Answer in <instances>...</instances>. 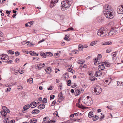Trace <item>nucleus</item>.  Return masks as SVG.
I'll return each instance as SVG.
<instances>
[{
  "instance_id": "obj_1",
  "label": "nucleus",
  "mask_w": 123,
  "mask_h": 123,
  "mask_svg": "<svg viewBox=\"0 0 123 123\" xmlns=\"http://www.w3.org/2000/svg\"><path fill=\"white\" fill-rule=\"evenodd\" d=\"M112 10V8L108 4L104 6L103 12H105L104 14L106 18L111 19L113 17Z\"/></svg>"
},
{
  "instance_id": "obj_2",
  "label": "nucleus",
  "mask_w": 123,
  "mask_h": 123,
  "mask_svg": "<svg viewBox=\"0 0 123 123\" xmlns=\"http://www.w3.org/2000/svg\"><path fill=\"white\" fill-rule=\"evenodd\" d=\"M92 94L95 95H97L99 94L101 92V88L100 86H94L91 88Z\"/></svg>"
},
{
  "instance_id": "obj_3",
  "label": "nucleus",
  "mask_w": 123,
  "mask_h": 123,
  "mask_svg": "<svg viewBox=\"0 0 123 123\" xmlns=\"http://www.w3.org/2000/svg\"><path fill=\"white\" fill-rule=\"evenodd\" d=\"M83 103L87 106L91 105L93 103V101L91 98L89 96H87L85 98H83L82 99Z\"/></svg>"
},
{
  "instance_id": "obj_4",
  "label": "nucleus",
  "mask_w": 123,
  "mask_h": 123,
  "mask_svg": "<svg viewBox=\"0 0 123 123\" xmlns=\"http://www.w3.org/2000/svg\"><path fill=\"white\" fill-rule=\"evenodd\" d=\"M71 4V2L68 0H65L61 3V5L62 6V11L65 10L67 8H69Z\"/></svg>"
},
{
  "instance_id": "obj_5",
  "label": "nucleus",
  "mask_w": 123,
  "mask_h": 123,
  "mask_svg": "<svg viewBox=\"0 0 123 123\" xmlns=\"http://www.w3.org/2000/svg\"><path fill=\"white\" fill-rule=\"evenodd\" d=\"M108 33L107 29L103 28L98 31L97 35L101 37H105Z\"/></svg>"
},
{
  "instance_id": "obj_6",
  "label": "nucleus",
  "mask_w": 123,
  "mask_h": 123,
  "mask_svg": "<svg viewBox=\"0 0 123 123\" xmlns=\"http://www.w3.org/2000/svg\"><path fill=\"white\" fill-rule=\"evenodd\" d=\"M40 55L42 57L45 58L46 56L51 57L53 55V54L50 52H47L44 53L43 52L40 53Z\"/></svg>"
},
{
  "instance_id": "obj_7",
  "label": "nucleus",
  "mask_w": 123,
  "mask_h": 123,
  "mask_svg": "<svg viewBox=\"0 0 123 123\" xmlns=\"http://www.w3.org/2000/svg\"><path fill=\"white\" fill-rule=\"evenodd\" d=\"M9 57L7 55L3 54L0 55V60L3 61V62L5 60H7L8 59Z\"/></svg>"
},
{
  "instance_id": "obj_8",
  "label": "nucleus",
  "mask_w": 123,
  "mask_h": 123,
  "mask_svg": "<svg viewBox=\"0 0 123 123\" xmlns=\"http://www.w3.org/2000/svg\"><path fill=\"white\" fill-rule=\"evenodd\" d=\"M117 32L116 30L114 29H113L111 30L110 32H109L108 33V35L111 36L117 34Z\"/></svg>"
},
{
  "instance_id": "obj_9",
  "label": "nucleus",
  "mask_w": 123,
  "mask_h": 123,
  "mask_svg": "<svg viewBox=\"0 0 123 123\" xmlns=\"http://www.w3.org/2000/svg\"><path fill=\"white\" fill-rule=\"evenodd\" d=\"M81 99V97L80 98L78 99L77 104V107H78L79 108L84 109V106L82 105L81 103L80 102Z\"/></svg>"
},
{
  "instance_id": "obj_10",
  "label": "nucleus",
  "mask_w": 123,
  "mask_h": 123,
  "mask_svg": "<svg viewBox=\"0 0 123 123\" xmlns=\"http://www.w3.org/2000/svg\"><path fill=\"white\" fill-rule=\"evenodd\" d=\"M117 12L119 14L123 13V8L121 6H120L118 7Z\"/></svg>"
},
{
  "instance_id": "obj_11",
  "label": "nucleus",
  "mask_w": 123,
  "mask_h": 123,
  "mask_svg": "<svg viewBox=\"0 0 123 123\" xmlns=\"http://www.w3.org/2000/svg\"><path fill=\"white\" fill-rule=\"evenodd\" d=\"M58 97H59L58 99V101L59 102L62 101L64 99V97L62 94V92H61L58 94Z\"/></svg>"
},
{
  "instance_id": "obj_12",
  "label": "nucleus",
  "mask_w": 123,
  "mask_h": 123,
  "mask_svg": "<svg viewBox=\"0 0 123 123\" xmlns=\"http://www.w3.org/2000/svg\"><path fill=\"white\" fill-rule=\"evenodd\" d=\"M102 74V73L99 70H98L95 73V75L97 77L98 76H100Z\"/></svg>"
},
{
  "instance_id": "obj_13",
  "label": "nucleus",
  "mask_w": 123,
  "mask_h": 123,
  "mask_svg": "<svg viewBox=\"0 0 123 123\" xmlns=\"http://www.w3.org/2000/svg\"><path fill=\"white\" fill-rule=\"evenodd\" d=\"M37 105V104L35 102H33L31 103L30 104V107L32 108H33L36 107Z\"/></svg>"
},
{
  "instance_id": "obj_14",
  "label": "nucleus",
  "mask_w": 123,
  "mask_h": 123,
  "mask_svg": "<svg viewBox=\"0 0 123 123\" xmlns=\"http://www.w3.org/2000/svg\"><path fill=\"white\" fill-rule=\"evenodd\" d=\"M86 48V47L85 46H83L82 45L80 44L78 46V49L80 51H82L84 48Z\"/></svg>"
},
{
  "instance_id": "obj_15",
  "label": "nucleus",
  "mask_w": 123,
  "mask_h": 123,
  "mask_svg": "<svg viewBox=\"0 0 123 123\" xmlns=\"http://www.w3.org/2000/svg\"><path fill=\"white\" fill-rule=\"evenodd\" d=\"M29 53L32 56H37L38 55V54H37L35 52L32 51H30Z\"/></svg>"
},
{
  "instance_id": "obj_16",
  "label": "nucleus",
  "mask_w": 123,
  "mask_h": 123,
  "mask_svg": "<svg viewBox=\"0 0 123 123\" xmlns=\"http://www.w3.org/2000/svg\"><path fill=\"white\" fill-rule=\"evenodd\" d=\"M40 112L39 110L37 109H34L31 112V113L33 114H36Z\"/></svg>"
},
{
  "instance_id": "obj_17",
  "label": "nucleus",
  "mask_w": 123,
  "mask_h": 123,
  "mask_svg": "<svg viewBox=\"0 0 123 123\" xmlns=\"http://www.w3.org/2000/svg\"><path fill=\"white\" fill-rule=\"evenodd\" d=\"M45 70L47 73L49 74L51 72V70L50 67H49L47 68L46 69H45Z\"/></svg>"
},
{
  "instance_id": "obj_18",
  "label": "nucleus",
  "mask_w": 123,
  "mask_h": 123,
  "mask_svg": "<svg viewBox=\"0 0 123 123\" xmlns=\"http://www.w3.org/2000/svg\"><path fill=\"white\" fill-rule=\"evenodd\" d=\"M112 43L110 41H107L103 43L102 44L104 45H110Z\"/></svg>"
},
{
  "instance_id": "obj_19",
  "label": "nucleus",
  "mask_w": 123,
  "mask_h": 123,
  "mask_svg": "<svg viewBox=\"0 0 123 123\" xmlns=\"http://www.w3.org/2000/svg\"><path fill=\"white\" fill-rule=\"evenodd\" d=\"M49 120V117H47L43 118V122L44 123H46L48 122Z\"/></svg>"
},
{
  "instance_id": "obj_20",
  "label": "nucleus",
  "mask_w": 123,
  "mask_h": 123,
  "mask_svg": "<svg viewBox=\"0 0 123 123\" xmlns=\"http://www.w3.org/2000/svg\"><path fill=\"white\" fill-rule=\"evenodd\" d=\"M45 64L42 63H40L37 66L38 68H42L43 67H45Z\"/></svg>"
},
{
  "instance_id": "obj_21",
  "label": "nucleus",
  "mask_w": 123,
  "mask_h": 123,
  "mask_svg": "<svg viewBox=\"0 0 123 123\" xmlns=\"http://www.w3.org/2000/svg\"><path fill=\"white\" fill-rule=\"evenodd\" d=\"M84 90L83 89L81 88L79 89H77V96L79 95L80 94L82 93L83 92Z\"/></svg>"
},
{
  "instance_id": "obj_22",
  "label": "nucleus",
  "mask_w": 123,
  "mask_h": 123,
  "mask_svg": "<svg viewBox=\"0 0 123 123\" xmlns=\"http://www.w3.org/2000/svg\"><path fill=\"white\" fill-rule=\"evenodd\" d=\"M98 68L99 69V70H102L105 69V66L103 65H100L98 66Z\"/></svg>"
},
{
  "instance_id": "obj_23",
  "label": "nucleus",
  "mask_w": 123,
  "mask_h": 123,
  "mask_svg": "<svg viewBox=\"0 0 123 123\" xmlns=\"http://www.w3.org/2000/svg\"><path fill=\"white\" fill-rule=\"evenodd\" d=\"M103 65H105L106 67H109L110 66L111 64L108 62H105L103 63Z\"/></svg>"
},
{
  "instance_id": "obj_24",
  "label": "nucleus",
  "mask_w": 123,
  "mask_h": 123,
  "mask_svg": "<svg viewBox=\"0 0 123 123\" xmlns=\"http://www.w3.org/2000/svg\"><path fill=\"white\" fill-rule=\"evenodd\" d=\"M45 105L43 104H41L38 106V108L39 109H42L45 107Z\"/></svg>"
},
{
  "instance_id": "obj_25",
  "label": "nucleus",
  "mask_w": 123,
  "mask_h": 123,
  "mask_svg": "<svg viewBox=\"0 0 123 123\" xmlns=\"http://www.w3.org/2000/svg\"><path fill=\"white\" fill-rule=\"evenodd\" d=\"M103 82L104 83V84L105 85H108L110 83V82H109L108 80H104Z\"/></svg>"
},
{
  "instance_id": "obj_26",
  "label": "nucleus",
  "mask_w": 123,
  "mask_h": 123,
  "mask_svg": "<svg viewBox=\"0 0 123 123\" xmlns=\"http://www.w3.org/2000/svg\"><path fill=\"white\" fill-rule=\"evenodd\" d=\"M97 42L98 41H92L90 43V45L91 46H92L96 44Z\"/></svg>"
},
{
  "instance_id": "obj_27",
  "label": "nucleus",
  "mask_w": 123,
  "mask_h": 123,
  "mask_svg": "<svg viewBox=\"0 0 123 123\" xmlns=\"http://www.w3.org/2000/svg\"><path fill=\"white\" fill-rule=\"evenodd\" d=\"M88 116L90 118L93 117L94 116L93 112L92 111L90 112L88 114Z\"/></svg>"
},
{
  "instance_id": "obj_28",
  "label": "nucleus",
  "mask_w": 123,
  "mask_h": 123,
  "mask_svg": "<svg viewBox=\"0 0 123 123\" xmlns=\"http://www.w3.org/2000/svg\"><path fill=\"white\" fill-rule=\"evenodd\" d=\"M99 118V116H97L95 115L92 117V119L93 121H96Z\"/></svg>"
},
{
  "instance_id": "obj_29",
  "label": "nucleus",
  "mask_w": 123,
  "mask_h": 123,
  "mask_svg": "<svg viewBox=\"0 0 123 123\" xmlns=\"http://www.w3.org/2000/svg\"><path fill=\"white\" fill-rule=\"evenodd\" d=\"M30 107V105H27L24 106L23 107V109L24 110H26L28 109Z\"/></svg>"
},
{
  "instance_id": "obj_30",
  "label": "nucleus",
  "mask_w": 123,
  "mask_h": 123,
  "mask_svg": "<svg viewBox=\"0 0 123 123\" xmlns=\"http://www.w3.org/2000/svg\"><path fill=\"white\" fill-rule=\"evenodd\" d=\"M37 121V120L35 119H31L30 121V122L31 123H35Z\"/></svg>"
},
{
  "instance_id": "obj_31",
  "label": "nucleus",
  "mask_w": 123,
  "mask_h": 123,
  "mask_svg": "<svg viewBox=\"0 0 123 123\" xmlns=\"http://www.w3.org/2000/svg\"><path fill=\"white\" fill-rule=\"evenodd\" d=\"M6 112V111H1L0 112V113L2 116H6L7 114V113Z\"/></svg>"
},
{
  "instance_id": "obj_32",
  "label": "nucleus",
  "mask_w": 123,
  "mask_h": 123,
  "mask_svg": "<svg viewBox=\"0 0 123 123\" xmlns=\"http://www.w3.org/2000/svg\"><path fill=\"white\" fill-rule=\"evenodd\" d=\"M50 3L51 5L50 7L52 8L54 6V4H55V1L54 0H52L51 2Z\"/></svg>"
},
{
  "instance_id": "obj_33",
  "label": "nucleus",
  "mask_w": 123,
  "mask_h": 123,
  "mask_svg": "<svg viewBox=\"0 0 123 123\" xmlns=\"http://www.w3.org/2000/svg\"><path fill=\"white\" fill-rule=\"evenodd\" d=\"M33 79L30 78L29 79L27 80V81L30 84H31L33 83Z\"/></svg>"
},
{
  "instance_id": "obj_34",
  "label": "nucleus",
  "mask_w": 123,
  "mask_h": 123,
  "mask_svg": "<svg viewBox=\"0 0 123 123\" xmlns=\"http://www.w3.org/2000/svg\"><path fill=\"white\" fill-rule=\"evenodd\" d=\"M84 74H81L79 73H77V75H78V77L79 78H83L84 77Z\"/></svg>"
},
{
  "instance_id": "obj_35",
  "label": "nucleus",
  "mask_w": 123,
  "mask_h": 123,
  "mask_svg": "<svg viewBox=\"0 0 123 123\" xmlns=\"http://www.w3.org/2000/svg\"><path fill=\"white\" fill-rule=\"evenodd\" d=\"M85 62V61H83L82 60H79L77 62V63H78L79 64H84Z\"/></svg>"
},
{
  "instance_id": "obj_36",
  "label": "nucleus",
  "mask_w": 123,
  "mask_h": 123,
  "mask_svg": "<svg viewBox=\"0 0 123 123\" xmlns=\"http://www.w3.org/2000/svg\"><path fill=\"white\" fill-rule=\"evenodd\" d=\"M9 121L8 118L5 119L3 121V123H9Z\"/></svg>"
},
{
  "instance_id": "obj_37",
  "label": "nucleus",
  "mask_w": 123,
  "mask_h": 123,
  "mask_svg": "<svg viewBox=\"0 0 123 123\" xmlns=\"http://www.w3.org/2000/svg\"><path fill=\"white\" fill-rule=\"evenodd\" d=\"M7 51L8 53L11 55L13 54L14 53V52L12 50H8Z\"/></svg>"
},
{
  "instance_id": "obj_38",
  "label": "nucleus",
  "mask_w": 123,
  "mask_h": 123,
  "mask_svg": "<svg viewBox=\"0 0 123 123\" xmlns=\"http://www.w3.org/2000/svg\"><path fill=\"white\" fill-rule=\"evenodd\" d=\"M47 100L46 98H43L42 101V103H45L47 102Z\"/></svg>"
},
{
  "instance_id": "obj_39",
  "label": "nucleus",
  "mask_w": 123,
  "mask_h": 123,
  "mask_svg": "<svg viewBox=\"0 0 123 123\" xmlns=\"http://www.w3.org/2000/svg\"><path fill=\"white\" fill-rule=\"evenodd\" d=\"M81 65H80L79 66V68H80L81 69L82 68H86V65L85 66L84 64H81Z\"/></svg>"
},
{
  "instance_id": "obj_40",
  "label": "nucleus",
  "mask_w": 123,
  "mask_h": 123,
  "mask_svg": "<svg viewBox=\"0 0 123 123\" xmlns=\"http://www.w3.org/2000/svg\"><path fill=\"white\" fill-rule=\"evenodd\" d=\"M90 79L91 80H95V77L94 76L90 77Z\"/></svg>"
},
{
  "instance_id": "obj_41",
  "label": "nucleus",
  "mask_w": 123,
  "mask_h": 123,
  "mask_svg": "<svg viewBox=\"0 0 123 123\" xmlns=\"http://www.w3.org/2000/svg\"><path fill=\"white\" fill-rule=\"evenodd\" d=\"M95 60H96V61H95V62H94V64L95 65H98L99 64H100V63L99 62V61H97V60H96V58L95 59Z\"/></svg>"
},
{
  "instance_id": "obj_42",
  "label": "nucleus",
  "mask_w": 123,
  "mask_h": 123,
  "mask_svg": "<svg viewBox=\"0 0 123 123\" xmlns=\"http://www.w3.org/2000/svg\"><path fill=\"white\" fill-rule=\"evenodd\" d=\"M115 53H116L115 52H113V57L112 58L113 59H114L115 60H116V55L115 54Z\"/></svg>"
},
{
  "instance_id": "obj_43",
  "label": "nucleus",
  "mask_w": 123,
  "mask_h": 123,
  "mask_svg": "<svg viewBox=\"0 0 123 123\" xmlns=\"http://www.w3.org/2000/svg\"><path fill=\"white\" fill-rule=\"evenodd\" d=\"M59 54L58 53H56L54 55V56L55 57H57L59 56Z\"/></svg>"
},
{
  "instance_id": "obj_44",
  "label": "nucleus",
  "mask_w": 123,
  "mask_h": 123,
  "mask_svg": "<svg viewBox=\"0 0 123 123\" xmlns=\"http://www.w3.org/2000/svg\"><path fill=\"white\" fill-rule=\"evenodd\" d=\"M67 85L68 86H70L71 84V80H68L67 81Z\"/></svg>"
},
{
  "instance_id": "obj_45",
  "label": "nucleus",
  "mask_w": 123,
  "mask_h": 123,
  "mask_svg": "<svg viewBox=\"0 0 123 123\" xmlns=\"http://www.w3.org/2000/svg\"><path fill=\"white\" fill-rule=\"evenodd\" d=\"M35 44L33 43H28L27 45H29L30 46H33Z\"/></svg>"
},
{
  "instance_id": "obj_46",
  "label": "nucleus",
  "mask_w": 123,
  "mask_h": 123,
  "mask_svg": "<svg viewBox=\"0 0 123 123\" xmlns=\"http://www.w3.org/2000/svg\"><path fill=\"white\" fill-rule=\"evenodd\" d=\"M42 100V98L41 97H39L37 100V104H38L40 102H41Z\"/></svg>"
},
{
  "instance_id": "obj_47",
  "label": "nucleus",
  "mask_w": 123,
  "mask_h": 123,
  "mask_svg": "<svg viewBox=\"0 0 123 123\" xmlns=\"http://www.w3.org/2000/svg\"><path fill=\"white\" fill-rule=\"evenodd\" d=\"M18 72L20 74H22L24 72V70H21L20 69H19Z\"/></svg>"
},
{
  "instance_id": "obj_48",
  "label": "nucleus",
  "mask_w": 123,
  "mask_h": 123,
  "mask_svg": "<svg viewBox=\"0 0 123 123\" xmlns=\"http://www.w3.org/2000/svg\"><path fill=\"white\" fill-rule=\"evenodd\" d=\"M2 109L4 111H6V110H7V108L5 106H3L2 107Z\"/></svg>"
},
{
  "instance_id": "obj_49",
  "label": "nucleus",
  "mask_w": 123,
  "mask_h": 123,
  "mask_svg": "<svg viewBox=\"0 0 123 123\" xmlns=\"http://www.w3.org/2000/svg\"><path fill=\"white\" fill-rule=\"evenodd\" d=\"M64 39L66 40L67 41H69L70 40V39L68 38V36H66L64 38Z\"/></svg>"
},
{
  "instance_id": "obj_50",
  "label": "nucleus",
  "mask_w": 123,
  "mask_h": 123,
  "mask_svg": "<svg viewBox=\"0 0 123 123\" xmlns=\"http://www.w3.org/2000/svg\"><path fill=\"white\" fill-rule=\"evenodd\" d=\"M55 120H51L49 122V123H55Z\"/></svg>"
},
{
  "instance_id": "obj_51",
  "label": "nucleus",
  "mask_w": 123,
  "mask_h": 123,
  "mask_svg": "<svg viewBox=\"0 0 123 123\" xmlns=\"http://www.w3.org/2000/svg\"><path fill=\"white\" fill-rule=\"evenodd\" d=\"M55 97V96L54 95H51L50 96V100H51V99H53Z\"/></svg>"
},
{
  "instance_id": "obj_52",
  "label": "nucleus",
  "mask_w": 123,
  "mask_h": 123,
  "mask_svg": "<svg viewBox=\"0 0 123 123\" xmlns=\"http://www.w3.org/2000/svg\"><path fill=\"white\" fill-rule=\"evenodd\" d=\"M20 53L18 51H16L15 53V55L16 56H18L19 55Z\"/></svg>"
},
{
  "instance_id": "obj_53",
  "label": "nucleus",
  "mask_w": 123,
  "mask_h": 123,
  "mask_svg": "<svg viewBox=\"0 0 123 123\" xmlns=\"http://www.w3.org/2000/svg\"><path fill=\"white\" fill-rule=\"evenodd\" d=\"M101 57V55L100 54H98V56L97 60L98 59H100V58Z\"/></svg>"
},
{
  "instance_id": "obj_54",
  "label": "nucleus",
  "mask_w": 123,
  "mask_h": 123,
  "mask_svg": "<svg viewBox=\"0 0 123 123\" xmlns=\"http://www.w3.org/2000/svg\"><path fill=\"white\" fill-rule=\"evenodd\" d=\"M83 119L82 118H77V122H81L82 121Z\"/></svg>"
},
{
  "instance_id": "obj_55",
  "label": "nucleus",
  "mask_w": 123,
  "mask_h": 123,
  "mask_svg": "<svg viewBox=\"0 0 123 123\" xmlns=\"http://www.w3.org/2000/svg\"><path fill=\"white\" fill-rule=\"evenodd\" d=\"M56 103V101L55 100H54L52 103L51 105L52 106H54L55 105Z\"/></svg>"
},
{
  "instance_id": "obj_56",
  "label": "nucleus",
  "mask_w": 123,
  "mask_h": 123,
  "mask_svg": "<svg viewBox=\"0 0 123 123\" xmlns=\"http://www.w3.org/2000/svg\"><path fill=\"white\" fill-rule=\"evenodd\" d=\"M122 83L121 82H117V86H120L122 84Z\"/></svg>"
},
{
  "instance_id": "obj_57",
  "label": "nucleus",
  "mask_w": 123,
  "mask_h": 123,
  "mask_svg": "<svg viewBox=\"0 0 123 123\" xmlns=\"http://www.w3.org/2000/svg\"><path fill=\"white\" fill-rule=\"evenodd\" d=\"M77 114V113H74V114H71L70 115V117H72V118L74 117V115H75V116H76Z\"/></svg>"
},
{
  "instance_id": "obj_58",
  "label": "nucleus",
  "mask_w": 123,
  "mask_h": 123,
  "mask_svg": "<svg viewBox=\"0 0 123 123\" xmlns=\"http://www.w3.org/2000/svg\"><path fill=\"white\" fill-rule=\"evenodd\" d=\"M23 88L21 86H19L18 87L17 89L18 90H21Z\"/></svg>"
},
{
  "instance_id": "obj_59",
  "label": "nucleus",
  "mask_w": 123,
  "mask_h": 123,
  "mask_svg": "<svg viewBox=\"0 0 123 123\" xmlns=\"http://www.w3.org/2000/svg\"><path fill=\"white\" fill-rule=\"evenodd\" d=\"M25 26L27 27H29L30 26V25L29 24V23H27L25 24Z\"/></svg>"
},
{
  "instance_id": "obj_60",
  "label": "nucleus",
  "mask_w": 123,
  "mask_h": 123,
  "mask_svg": "<svg viewBox=\"0 0 123 123\" xmlns=\"http://www.w3.org/2000/svg\"><path fill=\"white\" fill-rule=\"evenodd\" d=\"M68 70L69 72H71L72 73L73 72H72V71L73 70L72 68H68Z\"/></svg>"
},
{
  "instance_id": "obj_61",
  "label": "nucleus",
  "mask_w": 123,
  "mask_h": 123,
  "mask_svg": "<svg viewBox=\"0 0 123 123\" xmlns=\"http://www.w3.org/2000/svg\"><path fill=\"white\" fill-rule=\"evenodd\" d=\"M11 90V88L10 87H8L7 88V90H6V92L7 91V92H10V91Z\"/></svg>"
},
{
  "instance_id": "obj_62",
  "label": "nucleus",
  "mask_w": 123,
  "mask_h": 123,
  "mask_svg": "<svg viewBox=\"0 0 123 123\" xmlns=\"http://www.w3.org/2000/svg\"><path fill=\"white\" fill-rule=\"evenodd\" d=\"M70 91L71 92H72V93H74V94L75 95V96L77 95H75V94L74 93V90L73 89H72Z\"/></svg>"
},
{
  "instance_id": "obj_63",
  "label": "nucleus",
  "mask_w": 123,
  "mask_h": 123,
  "mask_svg": "<svg viewBox=\"0 0 123 123\" xmlns=\"http://www.w3.org/2000/svg\"><path fill=\"white\" fill-rule=\"evenodd\" d=\"M104 117H105V115H103L102 116H101L100 117V121L102 119H103V118H104Z\"/></svg>"
},
{
  "instance_id": "obj_64",
  "label": "nucleus",
  "mask_w": 123,
  "mask_h": 123,
  "mask_svg": "<svg viewBox=\"0 0 123 123\" xmlns=\"http://www.w3.org/2000/svg\"><path fill=\"white\" fill-rule=\"evenodd\" d=\"M11 11H9L8 10H7L6 11V13L8 14H9L11 12Z\"/></svg>"
}]
</instances>
